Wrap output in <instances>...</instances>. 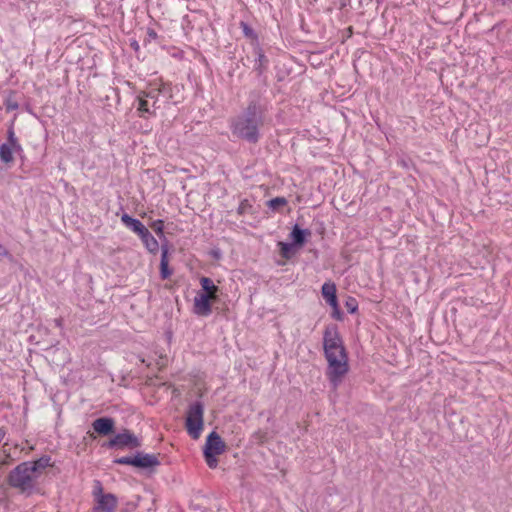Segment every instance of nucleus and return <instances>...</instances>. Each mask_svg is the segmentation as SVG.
I'll use <instances>...</instances> for the list:
<instances>
[{
  "label": "nucleus",
  "instance_id": "obj_28",
  "mask_svg": "<svg viewBox=\"0 0 512 512\" xmlns=\"http://www.w3.org/2000/svg\"><path fill=\"white\" fill-rule=\"evenodd\" d=\"M240 27L242 28V31L246 37H249L251 39H257V35L254 32V30L245 22L240 23Z\"/></svg>",
  "mask_w": 512,
  "mask_h": 512
},
{
  "label": "nucleus",
  "instance_id": "obj_10",
  "mask_svg": "<svg viewBox=\"0 0 512 512\" xmlns=\"http://www.w3.org/2000/svg\"><path fill=\"white\" fill-rule=\"evenodd\" d=\"M160 461L158 456L155 454H147L143 452H137L135 454V467L140 469H147L150 467L159 466Z\"/></svg>",
  "mask_w": 512,
  "mask_h": 512
},
{
  "label": "nucleus",
  "instance_id": "obj_39",
  "mask_svg": "<svg viewBox=\"0 0 512 512\" xmlns=\"http://www.w3.org/2000/svg\"><path fill=\"white\" fill-rule=\"evenodd\" d=\"M149 35H150V36H153V37H156V33H155L153 30H151V31L149 32Z\"/></svg>",
  "mask_w": 512,
  "mask_h": 512
},
{
  "label": "nucleus",
  "instance_id": "obj_29",
  "mask_svg": "<svg viewBox=\"0 0 512 512\" xmlns=\"http://www.w3.org/2000/svg\"><path fill=\"white\" fill-rule=\"evenodd\" d=\"M93 495L95 497V501L98 500V497H100V495H105L103 493V487H102V484L100 481H95V485H94V489H93Z\"/></svg>",
  "mask_w": 512,
  "mask_h": 512
},
{
  "label": "nucleus",
  "instance_id": "obj_1",
  "mask_svg": "<svg viewBox=\"0 0 512 512\" xmlns=\"http://www.w3.org/2000/svg\"><path fill=\"white\" fill-rule=\"evenodd\" d=\"M323 349L328 366L326 375L336 390L349 371L348 356L336 325H328L323 333Z\"/></svg>",
  "mask_w": 512,
  "mask_h": 512
},
{
  "label": "nucleus",
  "instance_id": "obj_5",
  "mask_svg": "<svg viewBox=\"0 0 512 512\" xmlns=\"http://www.w3.org/2000/svg\"><path fill=\"white\" fill-rule=\"evenodd\" d=\"M103 447L112 449V448H130L135 449L141 446V442L134 433L130 430L125 429L122 433L116 434L109 441L103 443Z\"/></svg>",
  "mask_w": 512,
  "mask_h": 512
},
{
  "label": "nucleus",
  "instance_id": "obj_38",
  "mask_svg": "<svg viewBox=\"0 0 512 512\" xmlns=\"http://www.w3.org/2000/svg\"><path fill=\"white\" fill-rule=\"evenodd\" d=\"M399 164H400L401 166L405 167V168H407V167H408L407 162H406L405 160H403V159L399 161Z\"/></svg>",
  "mask_w": 512,
  "mask_h": 512
},
{
  "label": "nucleus",
  "instance_id": "obj_21",
  "mask_svg": "<svg viewBox=\"0 0 512 512\" xmlns=\"http://www.w3.org/2000/svg\"><path fill=\"white\" fill-rule=\"evenodd\" d=\"M0 159L2 162L8 164L13 162V151L9 144H2L0 146Z\"/></svg>",
  "mask_w": 512,
  "mask_h": 512
},
{
  "label": "nucleus",
  "instance_id": "obj_12",
  "mask_svg": "<svg viewBox=\"0 0 512 512\" xmlns=\"http://www.w3.org/2000/svg\"><path fill=\"white\" fill-rule=\"evenodd\" d=\"M171 88L167 84H162L160 88H152L146 93V97L154 99L153 106L155 107L158 102H160L159 96L164 98V101L171 97Z\"/></svg>",
  "mask_w": 512,
  "mask_h": 512
},
{
  "label": "nucleus",
  "instance_id": "obj_37",
  "mask_svg": "<svg viewBox=\"0 0 512 512\" xmlns=\"http://www.w3.org/2000/svg\"><path fill=\"white\" fill-rule=\"evenodd\" d=\"M5 434H6L5 429L3 427H0V442L3 440Z\"/></svg>",
  "mask_w": 512,
  "mask_h": 512
},
{
  "label": "nucleus",
  "instance_id": "obj_13",
  "mask_svg": "<svg viewBox=\"0 0 512 512\" xmlns=\"http://www.w3.org/2000/svg\"><path fill=\"white\" fill-rule=\"evenodd\" d=\"M254 55L256 56L254 69L261 76L267 69L268 59L259 45L254 47Z\"/></svg>",
  "mask_w": 512,
  "mask_h": 512
},
{
  "label": "nucleus",
  "instance_id": "obj_22",
  "mask_svg": "<svg viewBox=\"0 0 512 512\" xmlns=\"http://www.w3.org/2000/svg\"><path fill=\"white\" fill-rule=\"evenodd\" d=\"M150 227L160 237V239L163 238L164 240H166L165 235H164V221L163 220L157 219V220L153 221L151 223Z\"/></svg>",
  "mask_w": 512,
  "mask_h": 512
},
{
  "label": "nucleus",
  "instance_id": "obj_27",
  "mask_svg": "<svg viewBox=\"0 0 512 512\" xmlns=\"http://www.w3.org/2000/svg\"><path fill=\"white\" fill-rule=\"evenodd\" d=\"M114 463L120 465H131L135 467V455L134 456H123L120 458H116Z\"/></svg>",
  "mask_w": 512,
  "mask_h": 512
},
{
  "label": "nucleus",
  "instance_id": "obj_35",
  "mask_svg": "<svg viewBox=\"0 0 512 512\" xmlns=\"http://www.w3.org/2000/svg\"><path fill=\"white\" fill-rule=\"evenodd\" d=\"M8 255H9L8 250L2 244H0V256H8Z\"/></svg>",
  "mask_w": 512,
  "mask_h": 512
},
{
  "label": "nucleus",
  "instance_id": "obj_14",
  "mask_svg": "<svg viewBox=\"0 0 512 512\" xmlns=\"http://www.w3.org/2000/svg\"><path fill=\"white\" fill-rule=\"evenodd\" d=\"M139 237L141 238L144 246L150 253L156 254L158 252L159 243L156 240V238L150 233L147 227L143 230V233H141Z\"/></svg>",
  "mask_w": 512,
  "mask_h": 512
},
{
  "label": "nucleus",
  "instance_id": "obj_36",
  "mask_svg": "<svg viewBox=\"0 0 512 512\" xmlns=\"http://www.w3.org/2000/svg\"><path fill=\"white\" fill-rule=\"evenodd\" d=\"M130 46L135 50V51H138L139 50V44L137 41H132Z\"/></svg>",
  "mask_w": 512,
  "mask_h": 512
},
{
  "label": "nucleus",
  "instance_id": "obj_11",
  "mask_svg": "<svg viewBox=\"0 0 512 512\" xmlns=\"http://www.w3.org/2000/svg\"><path fill=\"white\" fill-rule=\"evenodd\" d=\"M289 236L292 243L296 245L297 248H301L304 246L307 237L311 236V231L309 229H302L298 224H295Z\"/></svg>",
  "mask_w": 512,
  "mask_h": 512
},
{
  "label": "nucleus",
  "instance_id": "obj_30",
  "mask_svg": "<svg viewBox=\"0 0 512 512\" xmlns=\"http://www.w3.org/2000/svg\"><path fill=\"white\" fill-rule=\"evenodd\" d=\"M138 111L143 113H151L148 108V101L143 98H139V105H138Z\"/></svg>",
  "mask_w": 512,
  "mask_h": 512
},
{
  "label": "nucleus",
  "instance_id": "obj_16",
  "mask_svg": "<svg viewBox=\"0 0 512 512\" xmlns=\"http://www.w3.org/2000/svg\"><path fill=\"white\" fill-rule=\"evenodd\" d=\"M51 457L44 455L35 461H27L25 464H28L29 469L34 473V475L40 474L45 468L50 466Z\"/></svg>",
  "mask_w": 512,
  "mask_h": 512
},
{
  "label": "nucleus",
  "instance_id": "obj_17",
  "mask_svg": "<svg viewBox=\"0 0 512 512\" xmlns=\"http://www.w3.org/2000/svg\"><path fill=\"white\" fill-rule=\"evenodd\" d=\"M200 284H201L202 290L204 291L202 293L203 295H208L209 298H211L212 300L217 299L219 287L216 286L210 278L201 277Z\"/></svg>",
  "mask_w": 512,
  "mask_h": 512
},
{
  "label": "nucleus",
  "instance_id": "obj_32",
  "mask_svg": "<svg viewBox=\"0 0 512 512\" xmlns=\"http://www.w3.org/2000/svg\"><path fill=\"white\" fill-rule=\"evenodd\" d=\"M333 308L332 317L336 320H342V313L339 309L338 302L336 306H331Z\"/></svg>",
  "mask_w": 512,
  "mask_h": 512
},
{
  "label": "nucleus",
  "instance_id": "obj_33",
  "mask_svg": "<svg viewBox=\"0 0 512 512\" xmlns=\"http://www.w3.org/2000/svg\"><path fill=\"white\" fill-rule=\"evenodd\" d=\"M251 206L249 205L248 201L247 200H244L240 203L239 207H238V213L239 214H244L246 212V210L248 208H250Z\"/></svg>",
  "mask_w": 512,
  "mask_h": 512
},
{
  "label": "nucleus",
  "instance_id": "obj_23",
  "mask_svg": "<svg viewBox=\"0 0 512 512\" xmlns=\"http://www.w3.org/2000/svg\"><path fill=\"white\" fill-rule=\"evenodd\" d=\"M268 207L273 210H278L280 207L287 205V199L285 197H276L267 202Z\"/></svg>",
  "mask_w": 512,
  "mask_h": 512
},
{
  "label": "nucleus",
  "instance_id": "obj_24",
  "mask_svg": "<svg viewBox=\"0 0 512 512\" xmlns=\"http://www.w3.org/2000/svg\"><path fill=\"white\" fill-rule=\"evenodd\" d=\"M4 106H5V109L7 112H12L14 110H17L19 108V104L18 102L15 100V98L13 97L12 94H10L5 102H4Z\"/></svg>",
  "mask_w": 512,
  "mask_h": 512
},
{
  "label": "nucleus",
  "instance_id": "obj_9",
  "mask_svg": "<svg viewBox=\"0 0 512 512\" xmlns=\"http://www.w3.org/2000/svg\"><path fill=\"white\" fill-rule=\"evenodd\" d=\"M212 299L208 295L199 293L194 298V313L199 316H208L212 312Z\"/></svg>",
  "mask_w": 512,
  "mask_h": 512
},
{
  "label": "nucleus",
  "instance_id": "obj_4",
  "mask_svg": "<svg viewBox=\"0 0 512 512\" xmlns=\"http://www.w3.org/2000/svg\"><path fill=\"white\" fill-rule=\"evenodd\" d=\"M204 405L200 401L192 403L187 411L185 427L193 439H198L203 429Z\"/></svg>",
  "mask_w": 512,
  "mask_h": 512
},
{
  "label": "nucleus",
  "instance_id": "obj_19",
  "mask_svg": "<svg viewBox=\"0 0 512 512\" xmlns=\"http://www.w3.org/2000/svg\"><path fill=\"white\" fill-rule=\"evenodd\" d=\"M336 285L334 283H324L321 288L322 296L330 306H336L337 295Z\"/></svg>",
  "mask_w": 512,
  "mask_h": 512
},
{
  "label": "nucleus",
  "instance_id": "obj_18",
  "mask_svg": "<svg viewBox=\"0 0 512 512\" xmlns=\"http://www.w3.org/2000/svg\"><path fill=\"white\" fill-rule=\"evenodd\" d=\"M121 221L133 232H135L138 236L143 233V230L146 226L138 219L133 218L132 216L124 213L121 216Z\"/></svg>",
  "mask_w": 512,
  "mask_h": 512
},
{
  "label": "nucleus",
  "instance_id": "obj_7",
  "mask_svg": "<svg viewBox=\"0 0 512 512\" xmlns=\"http://www.w3.org/2000/svg\"><path fill=\"white\" fill-rule=\"evenodd\" d=\"M93 430L101 436H107L115 431V421L111 417H100L93 421Z\"/></svg>",
  "mask_w": 512,
  "mask_h": 512
},
{
  "label": "nucleus",
  "instance_id": "obj_3",
  "mask_svg": "<svg viewBox=\"0 0 512 512\" xmlns=\"http://www.w3.org/2000/svg\"><path fill=\"white\" fill-rule=\"evenodd\" d=\"M36 478L37 475H34L29 469L28 464L22 462L10 471L7 482L11 487L18 489L21 493L30 494L35 486Z\"/></svg>",
  "mask_w": 512,
  "mask_h": 512
},
{
  "label": "nucleus",
  "instance_id": "obj_20",
  "mask_svg": "<svg viewBox=\"0 0 512 512\" xmlns=\"http://www.w3.org/2000/svg\"><path fill=\"white\" fill-rule=\"evenodd\" d=\"M279 246H280V255L286 260H289L294 256L295 248H297L296 245H294L292 242L291 243L279 242Z\"/></svg>",
  "mask_w": 512,
  "mask_h": 512
},
{
  "label": "nucleus",
  "instance_id": "obj_6",
  "mask_svg": "<svg viewBox=\"0 0 512 512\" xmlns=\"http://www.w3.org/2000/svg\"><path fill=\"white\" fill-rule=\"evenodd\" d=\"M118 505L117 497L112 493L100 495L93 508V512H115Z\"/></svg>",
  "mask_w": 512,
  "mask_h": 512
},
{
  "label": "nucleus",
  "instance_id": "obj_15",
  "mask_svg": "<svg viewBox=\"0 0 512 512\" xmlns=\"http://www.w3.org/2000/svg\"><path fill=\"white\" fill-rule=\"evenodd\" d=\"M172 275V270L169 268L168 260V246L167 243L161 247V260H160V276L163 280L168 279Z\"/></svg>",
  "mask_w": 512,
  "mask_h": 512
},
{
  "label": "nucleus",
  "instance_id": "obj_25",
  "mask_svg": "<svg viewBox=\"0 0 512 512\" xmlns=\"http://www.w3.org/2000/svg\"><path fill=\"white\" fill-rule=\"evenodd\" d=\"M203 453H204V458H205V461H206L208 467L212 468V469L216 468L218 465V460H217L216 456L218 454L205 452V451H203Z\"/></svg>",
  "mask_w": 512,
  "mask_h": 512
},
{
  "label": "nucleus",
  "instance_id": "obj_26",
  "mask_svg": "<svg viewBox=\"0 0 512 512\" xmlns=\"http://www.w3.org/2000/svg\"><path fill=\"white\" fill-rule=\"evenodd\" d=\"M345 307L349 313L353 314L358 310V302L354 297H348L345 302Z\"/></svg>",
  "mask_w": 512,
  "mask_h": 512
},
{
  "label": "nucleus",
  "instance_id": "obj_2",
  "mask_svg": "<svg viewBox=\"0 0 512 512\" xmlns=\"http://www.w3.org/2000/svg\"><path fill=\"white\" fill-rule=\"evenodd\" d=\"M264 124V108L257 100H251L244 112L232 122V133L249 143H257L259 129Z\"/></svg>",
  "mask_w": 512,
  "mask_h": 512
},
{
  "label": "nucleus",
  "instance_id": "obj_31",
  "mask_svg": "<svg viewBox=\"0 0 512 512\" xmlns=\"http://www.w3.org/2000/svg\"><path fill=\"white\" fill-rule=\"evenodd\" d=\"M7 134H8V142L6 144L13 146L14 144H16L18 142V139L16 138L12 127L8 129Z\"/></svg>",
  "mask_w": 512,
  "mask_h": 512
},
{
  "label": "nucleus",
  "instance_id": "obj_8",
  "mask_svg": "<svg viewBox=\"0 0 512 512\" xmlns=\"http://www.w3.org/2000/svg\"><path fill=\"white\" fill-rule=\"evenodd\" d=\"M225 448L226 445L218 433L213 431L207 436L204 447L205 452L222 454L225 451Z\"/></svg>",
  "mask_w": 512,
  "mask_h": 512
},
{
  "label": "nucleus",
  "instance_id": "obj_34",
  "mask_svg": "<svg viewBox=\"0 0 512 512\" xmlns=\"http://www.w3.org/2000/svg\"><path fill=\"white\" fill-rule=\"evenodd\" d=\"M12 147V151L13 153H20L22 152V147L21 145L19 144V142H17L16 144H14L13 146L11 145Z\"/></svg>",
  "mask_w": 512,
  "mask_h": 512
}]
</instances>
